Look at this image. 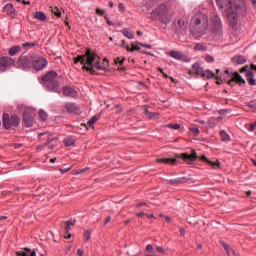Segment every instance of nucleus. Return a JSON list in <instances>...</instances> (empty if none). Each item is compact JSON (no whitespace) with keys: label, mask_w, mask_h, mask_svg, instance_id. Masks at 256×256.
Listing matches in <instances>:
<instances>
[{"label":"nucleus","mask_w":256,"mask_h":256,"mask_svg":"<svg viewBox=\"0 0 256 256\" xmlns=\"http://www.w3.org/2000/svg\"><path fill=\"white\" fill-rule=\"evenodd\" d=\"M220 137L221 141H223L224 143H229V141H231V136L225 130L220 131Z\"/></svg>","instance_id":"obj_23"},{"label":"nucleus","mask_w":256,"mask_h":256,"mask_svg":"<svg viewBox=\"0 0 256 256\" xmlns=\"http://www.w3.org/2000/svg\"><path fill=\"white\" fill-rule=\"evenodd\" d=\"M39 117L42 121H47V112L40 110L39 111Z\"/></svg>","instance_id":"obj_42"},{"label":"nucleus","mask_w":256,"mask_h":256,"mask_svg":"<svg viewBox=\"0 0 256 256\" xmlns=\"http://www.w3.org/2000/svg\"><path fill=\"white\" fill-rule=\"evenodd\" d=\"M126 49L127 51H131V53H133V51H140L141 47H139L137 44H132L131 48H129V45H126Z\"/></svg>","instance_id":"obj_36"},{"label":"nucleus","mask_w":256,"mask_h":256,"mask_svg":"<svg viewBox=\"0 0 256 256\" xmlns=\"http://www.w3.org/2000/svg\"><path fill=\"white\" fill-rule=\"evenodd\" d=\"M185 181H187V178L182 177V178H176V179L169 180V183H170V185H179L181 183H185Z\"/></svg>","instance_id":"obj_28"},{"label":"nucleus","mask_w":256,"mask_h":256,"mask_svg":"<svg viewBox=\"0 0 256 256\" xmlns=\"http://www.w3.org/2000/svg\"><path fill=\"white\" fill-rule=\"evenodd\" d=\"M204 72L205 70H203V67H201V64L199 63H194L190 71V73H194L195 75H199L200 77H203Z\"/></svg>","instance_id":"obj_16"},{"label":"nucleus","mask_w":256,"mask_h":256,"mask_svg":"<svg viewBox=\"0 0 256 256\" xmlns=\"http://www.w3.org/2000/svg\"><path fill=\"white\" fill-rule=\"evenodd\" d=\"M34 19H37L38 21H46L47 15H45L44 12L38 11L34 13Z\"/></svg>","instance_id":"obj_24"},{"label":"nucleus","mask_w":256,"mask_h":256,"mask_svg":"<svg viewBox=\"0 0 256 256\" xmlns=\"http://www.w3.org/2000/svg\"><path fill=\"white\" fill-rule=\"evenodd\" d=\"M20 51H21V46H12L9 49V55L13 57L14 55H17V53H19Z\"/></svg>","instance_id":"obj_30"},{"label":"nucleus","mask_w":256,"mask_h":256,"mask_svg":"<svg viewBox=\"0 0 256 256\" xmlns=\"http://www.w3.org/2000/svg\"><path fill=\"white\" fill-rule=\"evenodd\" d=\"M227 83L231 87H234L237 84L245 85V79H243V77H241V74H239V72H235L234 74H232V78L230 80H228Z\"/></svg>","instance_id":"obj_13"},{"label":"nucleus","mask_w":256,"mask_h":256,"mask_svg":"<svg viewBox=\"0 0 256 256\" xmlns=\"http://www.w3.org/2000/svg\"><path fill=\"white\" fill-rule=\"evenodd\" d=\"M63 95H65V97H77V91L72 87L66 86L63 88Z\"/></svg>","instance_id":"obj_17"},{"label":"nucleus","mask_w":256,"mask_h":256,"mask_svg":"<svg viewBox=\"0 0 256 256\" xmlns=\"http://www.w3.org/2000/svg\"><path fill=\"white\" fill-rule=\"evenodd\" d=\"M202 159L204 161H207V163H209V165L214 167V169H219L221 167V162H219V160H217L216 162H212V161L207 160V157H205V156H203Z\"/></svg>","instance_id":"obj_29"},{"label":"nucleus","mask_w":256,"mask_h":256,"mask_svg":"<svg viewBox=\"0 0 256 256\" xmlns=\"http://www.w3.org/2000/svg\"><path fill=\"white\" fill-rule=\"evenodd\" d=\"M17 256H37V253L35 251H32L30 249H25V251H18L16 252Z\"/></svg>","instance_id":"obj_22"},{"label":"nucleus","mask_w":256,"mask_h":256,"mask_svg":"<svg viewBox=\"0 0 256 256\" xmlns=\"http://www.w3.org/2000/svg\"><path fill=\"white\" fill-rule=\"evenodd\" d=\"M43 85L48 91H54V93H61L59 91V81H57V72L49 71L43 78Z\"/></svg>","instance_id":"obj_4"},{"label":"nucleus","mask_w":256,"mask_h":256,"mask_svg":"<svg viewBox=\"0 0 256 256\" xmlns=\"http://www.w3.org/2000/svg\"><path fill=\"white\" fill-rule=\"evenodd\" d=\"M22 47L31 49V47H37V42H26L22 44Z\"/></svg>","instance_id":"obj_40"},{"label":"nucleus","mask_w":256,"mask_h":256,"mask_svg":"<svg viewBox=\"0 0 256 256\" xmlns=\"http://www.w3.org/2000/svg\"><path fill=\"white\" fill-rule=\"evenodd\" d=\"M244 71H246L245 77L246 81L248 82L249 85L255 86L256 85V80H255V72L253 70H249V65L243 66Z\"/></svg>","instance_id":"obj_14"},{"label":"nucleus","mask_w":256,"mask_h":256,"mask_svg":"<svg viewBox=\"0 0 256 256\" xmlns=\"http://www.w3.org/2000/svg\"><path fill=\"white\" fill-rule=\"evenodd\" d=\"M73 225H75V220L74 221H66L64 222V231L65 233H69V231H71V228L73 227Z\"/></svg>","instance_id":"obj_27"},{"label":"nucleus","mask_w":256,"mask_h":256,"mask_svg":"<svg viewBox=\"0 0 256 256\" xmlns=\"http://www.w3.org/2000/svg\"><path fill=\"white\" fill-rule=\"evenodd\" d=\"M143 207H147V203L141 202V203L137 204V208H138V209H141V208H143Z\"/></svg>","instance_id":"obj_49"},{"label":"nucleus","mask_w":256,"mask_h":256,"mask_svg":"<svg viewBox=\"0 0 256 256\" xmlns=\"http://www.w3.org/2000/svg\"><path fill=\"white\" fill-rule=\"evenodd\" d=\"M169 55L172 59H176L177 61H181V59H183V53H181V51L172 50Z\"/></svg>","instance_id":"obj_20"},{"label":"nucleus","mask_w":256,"mask_h":256,"mask_svg":"<svg viewBox=\"0 0 256 256\" xmlns=\"http://www.w3.org/2000/svg\"><path fill=\"white\" fill-rule=\"evenodd\" d=\"M85 171H87V169L78 170L76 171V175H81V173H85Z\"/></svg>","instance_id":"obj_55"},{"label":"nucleus","mask_w":256,"mask_h":256,"mask_svg":"<svg viewBox=\"0 0 256 256\" xmlns=\"http://www.w3.org/2000/svg\"><path fill=\"white\" fill-rule=\"evenodd\" d=\"M84 239H85L86 241H89V239H91V230H86V231L84 232Z\"/></svg>","instance_id":"obj_44"},{"label":"nucleus","mask_w":256,"mask_h":256,"mask_svg":"<svg viewBox=\"0 0 256 256\" xmlns=\"http://www.w3.org/2000/svg\"><path fill=\"white\" fill-rule=\"evenodd\" d=\"M144 115H146V117H148L149 119H157V118H159V114L158 113L150 112L149 109H147V108H144Z\"/></svg>","instance_id":"obj_25"},{"label":"nucleus","mask_w":256,"mask_h":256,"mask_svg":"<svg viewBox=\"0 0 256 256\" xmlns=\"http://www.w3.org/2000/svg\"><path fill=\"white\" fill-rule=\"evenodd\" d=\"M196 51H207V46L201 43H197L194 47Z\"/></svg>","instance_id":"obj_37"},{"label":"nucleus","mask_w":256,"mask_h":256,"mask_svg":"<svg viewBox=\"0 0 256 256\" xmlns=\"http://www.w3.org/2000/svg\"><path fill=\"white\" fill-rule=\"evenodd\" d=\"M61 173H68V171H70V168L67 169H60Z\"/></svg>","instance_id":"obj_61"},{"label":"nucleus","mask_w":256,"mask_h":256,"mask_svg":"<svg viewBox=\"0 0 256 256\" xmlns=\"http://www.w3.org/2000/svg\"><path fill=\"white\" fill-rule=\"evenodd\" d=\"M256 123L250 125V131H255Z\"/></svg>","instance_id":"obj_58"},{"label":"nucleus","mask_w":256,"mask_h":256,"mask_svg":"<svg viewBox=\"0 0 256 256\" xmlns=\"http://www.w3.org/2000/svg\"><path fill=\"white\" fill-rule=\"evenodd\" d=\"M177 159H183V161H197V153L192 150L191 154L181 153L176 156V158H164L161 159V163L166 165H177Z\"/></svg>","instance_id":"obj_5"},{"label":"nucleus","mask_w":256,"mask_h":256,"mask_svg":"<svg viewBox=\"0 0 256 256\" xmlns=\"http://www.w3.org/2000/svg\"><path fill=\"white\" fill-rule=\"evenodd\" d=\"M232 63L234 65H245V63H247V59L245 58V56H241V55L234 56L232 58Z\"/></svg>","instance_id":"obj_18"},{"label":"nucleus","mask_w":256,"mask_h":256,"mask_svg":"<svg viewBox=\"0 0 256 256\" xmlns=\"http://www.w3.org/2000/svg\"><path fill=\"white\" fill-rule=\"evenodd\" d=\"M11 65H15L13 58L7 56L0 57V73H5Z\"/></svg>","instance_id":"obj_9"},{"label":"nucleus","mask_w":256,"mask_h":256,"mask_svg":"<svg viewBox=\"0 0 256 256\" xmlns=\"http://www.w3.org/2000/svg\"><path fill=\"white\" fill-rule=\"evenodd\" d=\"M219 119L221 118H210L208 120V126L210 127V129H215V127L217 126V121H219Z\"/></svg>","instance_id":"obj_31"},{"label":"nucleus","mask_w":256,"mask_h":256,"mask_svg":"<svg viewBox=\"0 0 256 256\" xmlns=\"http://www.w3.org/2000/svg\"><path fill=\"white\" fill-rule=\"evenodd\" d=\"M4 13L8 15H13L15 13V8H13V4H6L4 6Z\"/></svg>","instance_id":"obj_26"},{"label":"nucleus","mask_w":256,"mask_h":256,"mask_svg":"<svg viewBox=\"0 0 256 256\" xmlns=\"http://www.w3.org/2000/svg\"><path fill=\"white\" fill-rule=\"evenodd\" d=\"M161 74L164 77V79H168L169 76L167 75V73L163 72V70H161Z\"/></svg>","instance_id":"obj_57"},{"label":"nucleus","mask_w":256,"mask_h":256,"mask_svg":"<svg viewBox=\"0 0 256 256\" xmlns=\"http://www.w3.org/2000/svg\"><path fill=\"white\" fill-rule=\"evenodd\" d=\"M64 238L65 239H71V234L68 232V233H66V235H64Z\"/></svg>","instance_id":"obj_60"},{"label":"nucleus","mask_w":256,"mask_h":256,"mask_svg":"<svg viewBox=\"0 0 256 256\" xmlns=\"http://www.w3.org/2000/svg\"><path fill=\"white\" fill-rule=\"evenodd\" d=\"M108 223H111V216H107L104 220V225H107Z\"/></svg>","instance_id":"obj_50"},{"label":"nucleus","mask_w":256,"mask_h":256,"mask_svg":"<svg viewBox=\"0 0 256 256\" xmlns=\"http://www.w3.org/2000/svg\"><path fill=\"white\" fill-rule=\"evenodd\" d=\"M102 67H104V69H106V67H109V60H107V58L103 59V66Z\"/></svg>","instance_id":"obj_48"},{"label":"nucleus","mask_w":256,"mask_h":256,"mask_svg":"<svg viewBox=\"0 0 256 256\" xmlns=\"http://www.w3.org/2000/svg\"><path fill=\"white\" fill-rule=\"evenodd\" d=\"M209 29V16L202 12H198L192 18V28L190 33L195 39H201L203 35H206Z\"/></svg>","instance_id":"obj_3"},{"label":"nucleus","mask_w":256,"mask_h":256,"mask_svg":"<svg viewBox=\"0 0 256 256\" xmlns=\"http://www.w3.org/2000/svg\"><path fill=\"white\" fill-rule=\"evenodd\" d=\"M118 9H119L120 11H125V5H123V3H119Z\"/></svg>","instance_id":"obj_51"},{"label":"nucleus","mask_w":256,"mask_h":256,"mask_svg":"<svg viewBox=\"0 0 256 256\" xmlns=\"http://www.w3.org/2000/svg\"><path fill=\"white\" fill-rule=\"evenodd\" d=\"M212 33L214 35H221L223 33V23L219 15H213L210 19Z\"/></svg>","instance_id":"obj_6"},{"label":"nucleus","mask_w":256,"mask_h":256,"mask_svg":"<svg viewBox=\"0 0 256 256\" xmlns=\"http://www.w3.org/2000/svg\"><path fill=\"white\" fill-rule=\"evenodd\" d=\"M21 123V119L17 115H12L9 117V114L3 115V125L6 129H11V127H17Z\"/></svg>","instance_id":"obj_7"},{"label":"nucleus","mask_w":256,"mask_h":256,"mask_svg":"<svg viewBox=\"0 0 256 256\" xmlns=\"http://www.w3.org/2000/svg\"><path fill=\"white\" fill-rule=\"evenodd\" d=\"M146 251H153V245L148 244V245L146 246Z\"/></svg>","instance_id":"obj_54"},{"label":"nucleus","mask_w":256,"mask_h":256,"mask_svg":"<svg viewBox=\"0 0 256 256\" xmlns=\"http://www.w3.org/2000/svg\"><path fill=\"white\" fill-rule=\"evenodd\" d=\"M202 77L203 78L206 77V79H213V77H215V73H213V71H211V70H204Z\"/></svg>","instance_id":"obj_32"},{"label":"nucleus","mask_w":256,"mask_h":256,"mask_svg":"<svg viewBox=\"0 0 256 256\" xmlns=\"http://www.w3.org/2000/svg\"><path fill=\"white\" fill-rule=\"evenodd\" d=\"M124 62H125V58L121 59V58L117 57L115 59V63L116 64L119 63V65H123Z\"/></svg>","instance_id":"obj_47"},{"label":"nucleus","mask_w":256,"mask_h":256,"mask_svg":"<svg viewBox=\"0 0 256 256\" xmlns=\"http://www.w3.org/2000/svg\"><path fill=\"white\" fill-rule=\"evenodd\" d=\"M222 247H223V249H225L228 256H231V251H232L233 255H235V251L231 250V247H229V244L222 242Z\"/></svg>","instance_id":"obj_35"},{"label":"nucleus","mask_w":256,"mask_h":256,"mask_svg":"<svg viewBox=\"0 0 256 256\" xmlns=\"http://www.w3.org/2000/svg\"><path fill=\"white\" fill-rule=\"evenodd\" d=\"M151 19L153 21H160L161 20V9H156V10H153L151 12V15H150Z\"/></svg>","instance_id":"obj_21"},{"label":"nucleus","mask_w":256,"mask_h":256,"mask_svg":"<svg viewBox=\"0 0 256 256\" xmlns=\"http://www.w3.org/2000/svg\"><path fill=\"white\" fill-rule=\"evenodd\" d=\"M65 109L67 113H79V106L73 103H66Z\"/></svg>","instance_id":"obj_19"},{"label":"nucleus","mask_w":256,"mask_h":256,"mask_svg":"<svg viewBox=\"0 0 256 256\" xmlns=\"http://www.w3.org/2000/svg\"><path fill=\"white\" fill-rule=\"evenodd\" d=\"M34 57V55L20 56L17 61L18 67H20V69H29L33 67Z\"/></svg>","instance_id":"obj_8"},{"label":"nucleus","mask_w":256,"mask_h":256,"mask_svg":"<svg viewBox=\"0 0 256 256\" xmlns=\"http://www.w3.org/2000/svg\"><path fill=\"white\" fill-rule=\"evenodd\" d=\"M163 127H168L169 129H174V131H177V130L181 129L180 124H169V125H165Z\"/></svg>","instance_id":"obj_41"},{"label":"nucleus","mask_w":256,"mask_h":256,"mask_svg":"<svg viewBox=\"0 0 256 256\" xmlns=\"http://www.w3.org/2000/svg\"><path fill=\"white\" fill-rule=\"evenodd\" d=\"M205 59L207 63H213L215 61V58H213L211 55H207Z\"/></svg>","instance_id":"obj_45"},{"label":"nucleus","mask_w":256,"mask_h":256,"mask_svg":"<svg viewBox=\"0 0 256 256\" xmlns=\"http://www.w3.org/2000/svg\"><path fill=\"white\" fill-rule=\"evenodd\" d=\"M50 11L55 15L56 17H61V11L57 7H50Z\"/></svg>","instance_id":"obj_39"},{"label":"nucleus","mask_w":256,"mask_h":256,"mask_svg":"<svg viewBox=\"0 0 256 256\" xmlns=\"http://www.w3.org/2000/svg\"><path fill=\"white\" fill-rule=\"evenodd\" d=\"M77 255H78V256H83V255H84V252H83V250H82L81 248H79V249L77 250Z\"/></svg>","instance_id":"obj_53"},{"label":"nucleus","mask_w":256,"mask_h":256,"mask_svg":"<svg viewBox=\"0 0 256 256\" xmlns=\"http://www.w3.org/2000/svg\"><path fill=\"white\" fill-rule=\"evenodd\" d=\"M63 143L66 147H71L72 145H75V140L71 137H67L64 139Z\"/></svg>","instance_id":"obj_33"},{"label":"nucleus","mask_w":256,"mask_h":256,"mask_svg":"<svg viewBox=\"0 0 256 256\" xmlns=\"http://www.w3.org/2000/svg\"><path fill=\"white\" fill-rule=\"evenodd\" d=\"M190 131H191V133H193V135H194L195 137H198V136H199V133H200L199 128H197V127H191V128H190Z\"/></svg>","instance_id":"obj_43"},{"label":"nucleus","mask_w":256,"mask_h":256,"mask_svg":"<svg viewBox=\"0 0 256 256\" xmlns=\"http://www.w3.org/2000/svg\"><path fill=\"white\" fill-rule=\"evenodd\" d=\"M121 33L124 35V37H127V39H133L135 37L133 32H130L129 29H123Z\"/></svg>","instance_id":"obj_34"},{"label":"nucleus","mask_w":256,"mask_h":256,"mask_svg":"<svg viewBox=\"0 0 256 256\" xmlns=\"http://www.w3.org/2000/svg\"><path fill=\"white\" fill-rule=\"evenodd\" d=\"M35 117V111L33 110H26L23 114V123L25 127H32L33 121Z\"/></svg>","instance_id":"obj_11"},{"label":"nucleus","mask_w":256,"mask_h":256,"mask_svg":"<svg viewBox=\"0 0 256 256\" xmlns=\"http://www.w3.org/2000/svg\"><path fill=\"white\" fill-rule=\"evenodd\" d=\"M244 71H246L245 77L246 81L248 82L249 85L255 86L256 85V80H255V72L253 70H249V65L243 66Z\"/></svg>","instance_id":"obj_15"},{"label":"nucleus","mask_w":256,"mask_h":256,"mask_svg":"<svg viewBox=\"0 0 256 256\" xmlns=\"http://www.w3.org/2000/svg\"><path fill=\"white\" fill-rule=\"evenodd\" d=\"M7 216H0V221H5V220H7Z\"/></svg>","instance_id":"obj_63"},{"label":"nucleus","mask_w":256,"mask_h":256,"mask_svg":"<svg viewBox=\"0 0 256 256\" xmlns=\"http://www.w3.org/2000/svg\"><path fill=\"white\" fill-rule=\"evenodd\" d=\"M181 237L185 236V228H180Z\"/></svg>","instance_id":"obj_56"},{"label":"nucleus","mask_w":256,"mask_h":256,"mask_svg":"<svg viewBox=\"0 0 256 256\" xmlns=\"http://www.w3.org/2000/svg\"><path fill=\"white\" fill-rule=\"evenodd\" d=\"M216 3L226 15V19L231 27H237L239 17L247 13V4L245 0H216Z\"/></svg>","instance_id":"obj_1"},{"label":"nucleus","mask_w":256,"mask_h":256,"mask_svg":"<svg viewBox=\"0 0 256 256\" xmlns=\"http://www.w3.org/2000/svg\"><path fill=\"white\" fill-rule=\"evenodd\" d=\"M164 219H165V221H167V223H171V217L165 216Z\"/></svg>","instance_id":"obj_59"},{"label":"nucleus","mask_w":256,"mask_h":256,"mask_svg":"<svg viewBox=\"0 0 256 256\" xmlns=\"http://www.w3.org/2000/svg\"><path fill=\"white\" fill-rule=\"evenodd\" d=\"M162 103L164 104L165 109H167L171 106V103H169L167 101H163Z\"/></svg>","instance_id":"obj_52"},{"label":"nucleus","mask_w":256,"mask_h":256,"mask_svg":"<svg viewBox=\"0 0 256 256\" xmlns=\"http://www.w3.org/2000/svg\"><path fill=\"white\" fill-rule=\"evenodd\" d=\"M74 63H81L83 65L82 69L91 73V75H96L98 71H105V67L101 65V58L95 54V52L88 49L84 55H78L74 58Z\"/></svg>","instance_id":"obj_2"},{"label":"nucleus","mask_w":256,"mask_h":256,"mask_svg":"<svg viewBox=\"0 0 256 256\" xmlns=\"http://www.w3.org/2000/svg\"><path fill=\"white\" fill-rule=\"evenodd\" d=\"M96 15H100V16L105 15V10H102L100 8H96Z\"/></svg>","instance_id":"obj_46"},{"label":"nucleus","mask_w":256,"mask_h":256,"mask_svg":"<svg viewBox=\"0 0 256 256\" xmlns=\"http://www.w3.org/2000/svg\"><path fill=\"white\" fill-rule=\"evenodd\" d=\"M136 216H138V217H143V216H145V212L137 213Z\"/></svg>","instance_id":"obj_62"},{"label":"nucleus","mask_w":256,"mask_h":256,"mask_svg":"<svg viewBox=\"0 0 256 256\" xmlns=\"http://www.w3.org/2000/svg\"><path fill=\"white\" fill-rule=\"evenodd\" d=\"M97 121H99V116H93L87 123L88 127H93Z\"/></svg>","instance_id":"obj_38"},{"label":"nucleus","mask_w":256,"mask_h":256,"mask_svg":"<svg viewBox=\"0 0 256 256\" xmlns=\"http://www.w3.org/2000/svg\"><path fill=\"white\" fill-rule=\"evenodd\" d=\"M173 13L171 12V9L167 5H162V13H161V19L162 23L167 25V23L171 22V17Z\"/></svg>","instance_id":"obj_12"},{"label":"nucleus","mask_w":256,"mask_h":256,"mask_svg":"<svg viewBox=\"0 0 256 256\" xmlns=\"http://www.w3.org/2000/svg\"><path fill=\"white\" fill-rule=\"evenodd\" d=\"M251 3H252V5H253V7L256 8V0H251Z\"/></svg>","instance_id":"obj_64"},{"label":"nucleus","mask_w":256,"mask_h":256,"mask_svg":"<svg viewBox=\"0 0 256 256\" xmlns=\"http://www.w3.org/2000/svg\"><path fill=\"white\" fill-rule=\"evenodd\" d=\"M32 67L35 71H43L47 67V59L43 57H35L32 61Z\"/></svg>","instance_id":"obj_10"}]
</instances>
